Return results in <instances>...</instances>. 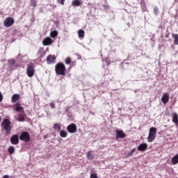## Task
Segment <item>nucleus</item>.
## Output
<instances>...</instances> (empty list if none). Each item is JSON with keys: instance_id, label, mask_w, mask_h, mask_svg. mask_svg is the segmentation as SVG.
<instances>
[{"instance_id": "10", "label": "nucleus", "mask_w": 178, "mask_h": 178, "mask_svg": "<svg viewBox=\"0 0 178 178\" xmlns=\"http://www.w3.org/2000/svg\"><path fill=\"white\" fill-rule=\"evenodd\" d=\"M148 149V145L145 143H141L138 146V151L140 152H144V151H147Z\"/></svg>"}, {"instance_id": "33", "label": "nucleus", "mask_w": 178, "mask_h": 178, "mask_svg": "<svg viewBox=\"0 0 178 178\" xmlns=\"http://www.w3.org/2000/svg\"><path fill=\"white\" fill-rule=\"evenodd\" d=\"M90 178H98V176L97 175V174H91Z\"/></svg>"}, {"instance_id": "34", "label": "nucleus", "mask_w": 178, "mask_h": 178, "mask_svg": "<svg viewBox=\"0 0 178 178\" xmlns=\"http://www.w3.org/2000/svg\"><path fill=\"white\" fill-rule=\"evenodd\" d=\"M3 99V96L2 95V93H1L0 92V102H2Z\"/></svg>"}, {"instance_id": "27", "label": "nucleus", "mask_w": 178, "mask_h": 178, "mask_svg": "<svg viewBox=\"0 0 178 178\" xmlns=\"http://www.w3.org/2000/svg\"><path fill=\"white\" fill-rule=\"evenodd\" d=\"M65 63L66 65H70V63H72V58H70V57H67L65 59Z\"/></svg>"}, {"instance_id": "15", "label": "nucleus", "mask_w": 178, "mask_h": 178, "mask_svg": "<svg viewBox=\"0 0 178 178\" xmlns=\"http://www.w3.org/2000/svg\"><path fill=\"white\" fill-rule=\"evenodd\" d=\"M17 101H20V95L14 94L11 97V102L12 104H16Z\"/></svg>"}, {"instance_id": "30", "label": "nucleus", "mask_w": 178, "mask_h": 178, "mask_svg": "<svg viewBox=\"0 0 178 178\" xmlns=\"http://www.w3.org/2000/svg\"><path fill=\"white\" fill-rule=\"evenodd\" d=\"M31 5V6H33V8H35V6H37V1H32Z\"/></svg>"}, {"instance_id": "16", "label": "nucleus", "mask_w": 178, "mask_h": 178, "mask_svg": "<svg viewBox=\"0 0 178 178\" xmlns=\"http://www.w3.org/2000/svg\"><path fill=\"white\" fill-rule=\"evenodd\" d=\"M51 44H52V39H51V38L49 37H47L45 38L43 40H42V44L45 47V46H48V45H51Z\"/></svg>"}, {"instance_id": "3", "label": "nucleus", "mask_w": 178, "mask_h": 178, "mask_svg": "<svg viewBox=\"0 0 178 178\" xmlns=\"http://www.w3.org/2000/svg\"><path fill=\"white\" fill-rule=\"evenodd\" d=\"M156 138V128L151 127L149 131V135L147 137L148 143H152Z\"/></svg>"}, {"instance_id": "7", "label": "nucleus", "mask_w": 178, "mask_h": 178, "mask_svg": "<svg viewBox=\"0 0 178 178\" xmlns=\"http://www.w3.org/2000/svg\"><path fill=\"white\" fill-rule=\"evenodd\" d=\"M67 131L71 134L77 133V125H76L74 123H71L70 124L67 125Z\"/></svg>"}, {"instance_id": "28", "label": "nucleus", "mask_w": 178, "mask_h": 178, "mask_svg": "<svg viewBox=\"0 0 178 178\" xmlns=\"http://www.w3.org/2000/svg\"><path fill=\"white\" fill-rule=\"evenodd\" d=\"M154 13L156 16H158V15L159 14V10L158 9V8H154Z\"/></svg>"}, {"instance_id": "17", "label": "nucleus", "mask_w": 178, "mask_h": 178, "mask_svg": "<svg viewBox=\"0 0 178 178\" xmlns=\"http://www.w3.org/2000/svg\"><path fill=\"white\" fill-rule=\"evenodd\" d=\"M172 122L176 124L177 126L178 125V115L176 113H174L172 114Z\"/></svg>"}, {"instance_id": "25", "label": "nucleus", "mask_w": 178, "mask_h": 178, "mask_svg": "<svg viewBox=\"0 0 178 178\" xmlns=\"http://www.w3.org/2000/svg\"><path fill=\"white\" fill-rule=\"evenodd\" d=\"M8 154H10V155L15 154V147H13V146L9 147L8 149Z\"/></svg>"}, {"instance_id": "24", "label": "nucleus", "mask_w": 178, "mask_h": 178, "mask_svg": "<svg viewBox=\"0 0 178 178\" xmlns=\"http://www.w3.org/2000/svg\"><path fill=\"white\" fill-rule=\"evenodd\" d=\"M84 34H85L84 31H83L81 29L78 31V35H79V38H84Z\"/></svg>"}, {"instance_id": "26", "label": "nucleus", "mask_w": 178, "mask_h": 178, "mask_svg": "<svg viewBox=\"0 0 178 178\" xmlns=\"http://www.w3.org/2000/svg\"><path fill=\"white\" fill-rule=\"evenodd\" d=\"M50 37L51 38H55L56 37H58V31H53L50 33Z\"/></svg>"}, {"instance_id": "22", "label": "nucleus", "mask_w": 178, "mask_h": 178, "mask_svg": "<svg viewBox=\"0 0 178 178\" xmlns=\"http://www.w3.org/2000/svg\"><path fill=\"white\" fill-rule=\"evenodd\" d=\"M60 137H62L63 138H65V137H67V132L65 130H60Z\"/></svg>"}, {"instance_id": "4", "label": "nucleus", "mask_w": 178, "mask_h": 178, "mask_svg": "<svg viewBox=\"0 0 178 178\" xmlns=\"http://www.w3.org/2000/svg\"><path fill=\"white\" fill-rule=\"evenodd\" d=\"M35 74V69L33 63H30L26 67V74L28 77H33Z\"/></svg>"}, {"instance_id": "8", "label": "nucleus", "mask_w": 178, "mask_h": 178, "mask_svg": "<svg viewBox=\"0 0 178 178\" xmlns=\"http://www.w3.org/2000/svg\"><path fill=\"white\" fill-rule=\"evenodd\" d=\"M46 61L47 65H52V63H55V62H56V57L55 55L50 54L47 56Z\"/></svg>"}, {"instance_id": "21", "label": "nucleus", "mask_w": 178, "mask_h": 178, "mask_svg": "<svg viewBox=\"0 0 178 178\" xmlns=\"http://www.w3.org/2000/svg\"><path fill=\"white\" fill-rule=\"evenodd\" d=\"M72 5V6H80V5H81V1H80V0H73Z\"/></svg>"}, {"instance_id": "31", "label": "nucleus", "mask_w": 178, "mask_h": 178, "mask_svg": "<svg viewBox=\"0 0 178 178\" xmlns=\"http://www.w3.org/2000/svg\"><path fill=\"white\" fill-rule=\"evenodd\" d=\"M50 106L51 109H55V103H54V102H50Z\"/></svg>"}, {"instance_id": "18", "label": "nucleus", "mask_w": 178, "mask_h": 178, "mask_svg": "<svg viewBox=\"0 0 178 178\" xmlns=\"http://www.w3.org/2000/svg\"><path fill=\"white\" fill-rule=\"evenodd\" d=\"M86 156H87L88 159L91 160V159H94L95 154H92V151L90 150L87 152Z\"/></svg>"}, {"instance_id": "19", "label": "nucleus", "mask_w": 178, "mask_h": 178, "mask_svg": "<svg viewBox=\"0 0 178 178\" xmlns=\"http://www.w3.org/2000/svg\"><path fill=\"white\" fill-rule=\"evenodd\" d=\"M172 37L174 38V44L178 45V34L177 33H172Z\"/></svg>"}, {"instance_id": "32", "label": "nucleus", "mask_w": 178, "mask_h": 178, "mask_svg": "<svg viewBox=\"0 0 178 178\" xmlns=\"http://www.w3.org/2000/svg\"><path fill=\"white\" fill-rule=\"evenodd\" d=\"M57 2L60 3V5H65V0H57Z\"/></svg>"}, {"instance_id": "36", "label": "nucleus", "mask_w": 178, "mask_h": 178, "mask_svg": "<svg viewBox=\"0 0 178 178\" xmlns=\"http://www.w3.org/2000/svg\"><path fill=\"white\" fill-rule=\"evenodd\" d=\"M10 62H11L13 64H15V60H10Z\"/></svg>"}, {"instance_id": "11", "label": "nucleus", "mask_w": 178, "mask_h": 178, "mask_svg": "<svg viewBox=\"0 0 178 178\" xmlns=\"http://www.w3.org/2000/svg\"><path fill=\"white\" fill-rule=\"evenodd\" d=\"M170 159H168L167 161V163H169L170 165H177L178 163V154L175 156H174L172 159H171V161L172 163H170Z\"/></svg>"}, {"instance_id": "9", "label": "nucleus", "mask_w": 178, "mask_h": 178, "mask_svg": "<svg viewBox=\"0 0 178 178\" xmlns=\"http://www.w3.org/2000/svg\"><path fill=\"white\" fill-rule=\"evenodd\" d=\"M19 135L15 134L11 136L10 138V143L13 144V145H17L19 144Z\"/></svg>"}, {"instance_id": "35", "label": "nucleus", "mask_w": 178, "mask_h": 178, "mask_svg": "<svg viewBox=\"0 0 178 178\" xmlns=\"http://www.w3.org/2000/svg\"><path fill=\"white\" fill-rule=\"evenodd\" d=\"M70 109V107L68 106L65 108V112H69Z\"/></svg>"}, {"instance_id": "14", "label": "nucleus", "mask_w": 178, "mask_h": 178, "mask_svg": "<svg viewBox=\"0 0 178 178\" xmlns=\"http://www.w3.org/2000/svg\"><path fill=\"white\" fill-rule=\"evenodd\" d=\"M116 138H124L126 134L123 132V130H116Z\"/></svg>"}, {"instance_id": "29", "label": "nucleus", "mask_w": 178, "mask_h": 178, "mask_svg": "<svg viewBox=\"0 0 178 178\" xmlns=\"http://www.w3.org/2000/svg\"><path fill=\"white\" fill-rule=\"evenodd\" d=\"M134 152H136V148H134V149L128 154V156H133V154H134Z\"/></svg>"}, {"instance_id": "2", "label": "nucleus", "mask_w": 178, "mask_h": 178, "mask_svg": "<svg viewBox=\"0 0 178 178\" xmlns=\"http://www.w3.org/2000/svg\"><path fill=\"white\" fill-rule=\"evenodd\" d=\"M12 122L8 118L4 119L1 122V127L6 131V134H10V131L12 130V127L10 126Z\"/></svg>"}, {"instance_id": "20", "label": "nucleus", "mask_w": 178, "mask_h": 178, "mask_svg": "<svg viewBox=\"0 0 178 178\" xmlns=\"http://www.w3.org/2000/svg\"><path fill=\"white\" fill-rule=\"evenodd\" d=\"M61 128H62V126L59 123H55L53 124V129L54 130H58V131H60Z\"/></svg>"}, {"instance_id": "13", "label": "nucleus", "mask_w": 178, "mask_h": 178, "mask_svg": "<svg viewBox=\"0 0 178 178\" xmlns=\"http://www.w3.org/2000/svg\"><path fill=\"white\" fill-rule=\"evenodd\" d=\"M161 102H163V104L164 105H165V104H168V102H169V95L168 93H163V96L161 97Z\"/></svg>"}, {"instance_id": "12", "label": "nucleus", "mask_w": 178, "mask_h": 178, "mask_svg": "<svg viewBox=\"0 0 178 178\" xmlns=\"http://www.w3.org/2000/svg\"><path fill=\"white\" fill-rule=\"evenodd\" d=\"M14 111L16 112H24V108L20 106V102H17L14 105Z\"/></svg>"}, {"instance_id": "23", "label": "nucleus", "mask_w": 178, "mask_h": 178, "mask_svg": "<svg viewBox=\"0 0 178 178\" xmlns=\"http://www.w3.org/2000/svg\"><path fill=\"white\" fill-rule=\"evenodd\" d=\"M26 117L23 114H19L17 118L18 122H24Z\"/></svg>"}, {"instance_id": "37", "label": "nucleus", "mask_w": 178, "mask_h": 178, "mask_svg": "<svg viewBox=\"0 0 178 178\" xmlns=\"http://www.w3.org/2000/svg\"><path fill=\"white\" fill-rule=\"evenodd\" d=\"M2 121V118H0V123H1V122Z\"/></svg>"}, {"instance_id": "5", "label": "nucleus", "mask_w": 178, "mask_h": 178, "mask_svg": "<svg viewBox=\"0 0 178 178\" xmlns=\"http://www.w3.org/2000/svg\"><path fill=\"white\" fill-rule=\"evenodd\" d=\"M19 140L20 141H24V143H29L31 138H30V134L27 131H24L21 133L19 136Z\"/></svg>"}, {"instance_id": "1", "label": "nucleus", "mask_w": 178, "mask_h": 178, "mask_svg": "<svg viewBox=\"0 0 178 178\" xmlns=\"http://www.w3.org/2000/svg\"><path fill=\"white\" fill-rule=\"evenodd\" d=\"M55 72L57 76H66V66L63 63H58L55 65Z\"/></svg>"}, {"instance_id": "6", "label": "nucleus", "mask_w": 178, "mask_h": 178, "mask_svg": "<svg viewBox=\"0 0 178 178\" xmlns=\"http://www.w3.org/2000/svg\"><path fill=\"white\" fill-rule=\"evenodd\" d=\"M15 24V19L13 17H7L3 22L4 27L9 28Z\"/></svg>"}]
</instances>
